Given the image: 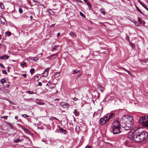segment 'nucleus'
<instances>
[{"label": "nucleus", "instance_id": "obj_62", "mask_svg": "<svg viewBox=\"0 0 148 148\" xmlns=\"http://www.w3.org/2000/svg\"><path fill=\"white\" fill-rule=\"evenodd\" d=\"M42 6L43 7V8H45V6L44 5H42Z\"/></svg>", "mask_w": 148, "mask_h": 148}, {"label": "nucleus", "instance_id": "obj_53", "mask_svg": "<svg viewBox=\"0 0 148 148\" xmlns=\"http://www.w3.org/2000/svg\"><path fill=\"white\" fill-rule=\"evenodd\" d=\"M27 75H22L24 77H26Z\"/></svg>", "mask_w": 148, "mask_h": 148}, {"label": "nucleus", "instance_id": "obj_27", "mask_svg": "<svg viewBox=\"0 0 148 148\" xmlns=\"http://www.w3.org/2000/svg\"><path fill=\"white\" fill-rule=\"evenodd\" d=\"M20 141V140L19 138H17L16 140H14V142L16 143H18Z\"/></svg>", "mask_w": 148, "mask_h": 148}, {"label": "nucleus", "instance_id": "obj_38", "mask_svg": "<svg viewBox=\"0 0 148 148\" xmlns=\"http://www.w3.org/2000/svg\"><path fill=\"white\" fill-rule=\"evenodd\" d=\"M144 8H145V9H146L147 7V6H146V5L145 4H143V5H142Z\"/></svg>", "mask_w": 148, "mask_h": 148}, {"label": "nucleus", "instance_id": "obj_22", "mask_svg": "<svg viewBox=\"0 0 148 148\" xmlns=\"http://www.w3.org/2000/svg\"><path fill=\"white\" fill-rule=\"evenodd\" d=\"M34 69H31L30 70V72L31 74H33L34 73Z\"/></svg>", "mask_w": 148, "mask_h": 148}, {"label": "nucleus", "instance_id": "obj_6", "mask_svg": "<svg viewBox=\"0 0 148 148\" xmlns=\"http://www.w3.org/2000/svg\"><path fill=\"white\" fill-rule=\"evenodd\" d=\"M132 125L130 124H125L121 123V126L125 130H129L132 127Z\"/></svg>", "mask_w": 148, "mask_h": 148}, {"label": "nucleus", "instance_id": "obj_61", "mask_svg": "<svg viewBox=\"0 0 148 148\" xmlns=\"http://www.w3.org/2000/svg\"><path fill=\"white\" fill-rule=\"evenodd\" d=\"M146 9L148 11V8H147Z\"/></svg>", "mask_w": 148, "mask_h": 148}, {"label": "nucleus", "instance_id": "obj_31", "mask_svg": "<svg viewBox=\"0 0 148 148\" xmlns=\"http://www.w3.org/2000/svg\"><path fill=\"white\" fill-rule=\"evenodd\" d=\"M22 116L24 118H25L26 117H28L29 116L26 114H23L22 115Z\"/></svg>", "mask_w": 148, "mask_h": 148}, {"label": "nucleus", "instance_id": "obj_64", "mask_svg": "<svg viewBox=\"0 0 148 148\" xmlns=\"http://www.w3.org/2000/svg\"><path fill=\"white\" fill-rule=\"evenodd\" d=\"M42 141H43V142H45V141H44L43 140H42Z\"/></svg>", "mask_w": 148, "mask_h": 148}, {"label": "nucleus", "instance_id": "obj_20", "mask_svg": "<svg viewBox=\"0 0 148 148\" xmlns=\"http://www.w3.org/2000/svg\"><path fill=\"white\" fill-rule=\"evenodd\" d=\"M87 6H88V9L89 10H90L91 9H92V7H91V5L90 4V3H89V2H87Z\"/></svg>", "mask_w": 148, "mask_h": 148}, {"label": "nucleus", "instance_id": "obj_4", "mask_svg": "<svg viewBox=\"0 0 148 148\" xmlns=\"http://www.w3.org/2000/svg\"><path fill=\"white\" fill-rule=\"evenodd\" d=\"M139 122L143 125L148 127V115H145L140 117Z\"/></svg>", "mask_w": 148, "mask_h": 148}, {"label": "nucleus", "instance_id": "obj_36", "mask_svg": "<svg viewBox=\"0 0 148 148\" xmlns=\"http://www.w3.org/2000/svg\"><path fill=\"white\" fill-rule=\"evenodd\" d=\"M91 146L90 145H88L86 146L85 147V148H91Z\"/></svg>", "mask_w": 148, "mask_h": 148}, {"label": "nucleus", "instance_id": "obj_56", "mask_svg": "<svg viewBox=\"0 0 148 148\" xmlns=\"http://www.w3.org/2000/svg\"><path fill=\"white\" fill-rule=\"evenodd\" d=\"M125 71H127V73L129 74L130 73H129V72L128 71H127V70H125Z\"/></svg>", "mask_w": 148, "mask_h": 148}, {"label": "nucleus", "instance_id": "obj_33", "mask_svg": "<svg viewBox=\"0 0 148 148\" xmlns=\"http://www.w3.org/2000/svg\"><path fill=\"white\" fill-rule=\"evenodd\" d=\"M138 1L139 3L140 4L142 5H143L144 3L140 0H138Z\"/></svg>", "mask_w": 148, "mask_h": 148}, {"label": "nucleus", "instance_id": "obj_54", "mask_svg": "<svg viewBox=\"0 0 148 148\" xmlns=\"http://www.w3.org/2000/svg\"><path fill=\"white\" fill-rule=\"evenodd\" d=\"M2 45V44H1L0 43V48H1V46Z\"/></svg>", "mask_w": 148, "mask_h": 148}, {"label": "nucleus", "instance_id": "obj_17", "mask_svg": "<svg viewBox=\"0 0 148 148\" xmlns=\"http://www.w3.org/2000/svg\"><path fill=\"white\" fill-rule=\"evenodd\" d=\"M69 35L73 37H76V35L75 34V33H73V32H71L69 34Z\"/></svg>", "mask_w": 148, "mask_h": 148}, {"label": "nucleus", "instance_id": "obj_51", "mask_svg": "<svg viewBox=\"0 0 148 148\" xmlns=\"http://www.w3.org/2000/svg\"><path fill=\"white\" fill-rule=\"evenodd\" d=\"M141 20V19L140 18H138V21L139 22H140V20Z\"/></svg>", "mask_w": 148, "mask_h": 148}, {"label": "nucleus", "instance_id": "obj_12", "mask_svg": "<svg viewBox=\"0 0 148 148\" xmlns=\"http://www.w3.org/2000/svg\"><path fill=\"white\" fill-rule=\"evenodd\" d=\"M28 58L30 60L36 61L38 60V58L37 57H30Z\"/></svg>", "mask_w": 148, "mask_h": 148}, {"label": "nucleus", "instance_id": "obj_43", "mask_svg": "<svg viewBox=\"0 0 148 148\" xmlns=\"http://www.w3.org/2000/svg\"><path fill=\"white\" fill-rule=\"evenodd\" d=\"M126 39L128 41H130V37L129 36H127Z\"/></svg>", "mask_w": 148, "mask_h": 148}, {"label": "nucleus", "instance_id": "obj_50", "mask_svg": "<svg viewBox=\"0 0 148 148\" xmlns=\"http://www.w3.org/2000/svg\"><path fill=\"white\" fill-rule=\"evenodd\" d=\"M60 33H58V34H57V36H58L60 35Z\"/></svg>", "mask_w": 148, "mask_h": 148}, {"label": "nucleus", "instance_id": "obj_48", "mask_svg": "<svg viewBox=\"0 0 148 148\" xmlns=\"http://www.w3.org/2000/svg\"><path fill=\"white\" fill-rule=\"evenodd\" d=\"M7 69H8V71H9V69H10V68L9 67H8L7 68Z\"/></svg>", "mask_w": 148, "mask_h": 148}, {"label": "nucleus", "instance_id": "obj_55", "mask_svg": "<svg viewBox=\"0 0 148 148\" xmlns=\"http://www.w3.org/2000/svg\"><path fill=\"white\" fill-rule=\"evenodd\" d=\"M98 114H99V116H100V115H101V114H99L98 112V113H96V114L97 115H98Z\"/></svg>", "mask_w": 148, "mask_h": 148}, {"label": "nucleus", "instance_id": "obj_11", "mask_svg": "<svg viewBox=\"0 0 148 148\" xmlns=\"http://www.w3.org/2000/svg\"><path fill=\"white\" fill-rule=\"evenodd\" d=\"M59 129L60 133H63L64 134H66V130L63 129L62 128L59 127Z\"/></svg>", "mask_w": 148, "mask_h": 148}, {"label": "nucleus", "instance_id": "obj_35", "mask_svg": "<svg viewBox=\"0 0 148 148\" xmlns=\"http://www.w3.org/2000/svg\"><path fill=\"white\" fill-rule=\"evenodd\" d=\"M80 15H81V16L83 17H84L85 16L84 15V14L82 13V12H80Z\"/></svg>", "mask_w": 148, "mask_h": 148}, {"label": "nucleus", "instance_id": "obj_40", "mask_svg": "<svg viewBox=\"0 0 148 148\" xmlns=\"http://www.w3.org/2000/svg\"><path fill=\"white\" fill-rule=\"evenodd\" d=\"M2 73H4L5 74H7L6 71L5 70H3L2 71Z\"/></svg>", "mask_w": 148, "mask_h": 148}, {"label": "nucleus", "instance_id": "obj_60", "mask_svg": "<svg viewBox=\"0 0 148 148\" xmlns=\"http://www.w3.org/2000/svg\"><path fill=\"white\" fill-rule=\"evenodd\" d=\"M30 17L31 18H32V16H31Z\"/></svg>", "mask_w": 148, "mask_h": 148}, {"label": "nucleus", "instance_id": "obj_23", "mask_svg": "<svg viewBox=\"0 0 148 148\" xmlns=\"http://www.w3.org/2000/svg\"><path fill=\"white\" fill-rule=\"evenodd\" d=\"M136 8L138 11H139L142 14H143V13L141 12V11L139 9V8H138V7L137 6H136Z\"/></svg>", "mask_w": 148, "mask_h": 148}, {"label": "nucleus", "instance_id": "obj_49", "mask_svg": "<svg viewBox=\"0 0 148 148\" xmlns=\"http://www.w3.org/2000/svg\"><path fill=\"white\" fill-rule=\"evenodd\" d=\"M43 75H42V76H43V77H46L47 76V75H46V74Z\"/></svg>", "mask_w": 148, "mask_h": 148}, {"label": "nucleus", "instance_id": "obj_44", "mask_svg": "<svg viewBox=\"0 0 148 148\" xmlns=\"http://www.w3.org/2000/svg\"><path fill=\"white\" fill-rule=\"evenodd\" d=\"M0 66H1V67H2L4 69V66H3V65L2 64L0 63Z\"/></svg>", "mask_w": 148, "mask_h": 148}, {"label": "nucleus", "instance_id": "obj_57", "mask_svg": "<svg viewBox=\"0 0 148 148\" xmlns=\"http://www.w3.org/2000/svg\"><path fill=\"white\" fill-rule=\"evenodd\" d=\"M84 0V1L85 2H87V0Z\"/></svg>", "mask_w": 148, "mask_h": 148}, {"label": "nucleus", "instance_id": "obj_16", "mask_svg": "<svg viewBox=\"0 0 148 148\" xmlns=\"http://www.w3.org/2000/svg\"><path fill=\"white\" fill-rule=\"evenodd\" d=\"M59 47V46L58 45H55L52 48V51H53L57 49V48Z\"/></svg>", "mask_w": 148, "mask_h": 148}, {"label": "nucleus", "instance_id": "obj_21", "mask_svg": "<svg viewBox=\"0 0 148 148\" xmlns=\"http://www.w3.org/2000/svg\"><path fill=\"white\" fill-rule=\"evenodd\" d=\"M100 10L101 13H102L103 15H105V12L104 11V10L103 8H101L100 9Z\"/></svg>", "mask_w": 148, "mask_h": 148}, {"label": "nucleus", "instance_id": "obj_26", "mask_svg": "<svg viewBox=\"0 0 148 148\" xmlns=\"http://www.w3.org/2000/svg\"><path fill=\"white\" fill-rule=\"evenodd\" d=\"M26 92H28L29 94H32L35 93V92H33L32 91H28Z\"/></svg>", "mask_w": 148, "mask_h": 148}, {"label": "nucleus", "instance_id": "obj_15", "mask_svg": "<svg viewBox=\"0 0 148 148\" xmlns=\"http://www.w3.org/2000/svg\"><path fill=\"white\" fill-rule=\"evenodd\" d=\"M50 68H48L46 69L42 74H48V71L49 70Z\"/></svg>", "mask_w": 148, "mask_h": 148}, {"label": "nucleus", "instance_id": "obj_37", "mask_svg": "<svg viewBox=\"0 0 148 148\" xmlns=\"http://www.w3.org/2000/svg\"><path fill=\"white\" fill-rule=\"evenodd\" d=\"M8 116H1V118H5V119H7V118Z\"/></svg>", "mask_w": 148, "mask_h": 148}, {"label": "nucleus", "instance_id": "obj_46", "mask_svg": "<svg viewBox=\"0 0 148 148\" xmlns=\"http://www.w3.org/2000/svg\"><path fill=\"white\" fill-rule=\"evenodd\" d=\"M52 118H53V119H55L56 120H57V121H59V120L58 119H57V118H56V117H52Z\"/></svg>", "mask_w": 148, "mask_h": 148}, {"label": "nucleus", "instance_id": "obj_9", "mask_svg": "<svg viewBox=\"0 0 148 148\" xmlns=\"http://www.w3.org/2000/svg\"><path fill=\"white\" fill-rule=\"evenodd\" d=\"M47 85L48 87L51 89H52V88H54L55 86L54 84L51 82L48 83L47 84Z\"/></svg>", "mask_w": 148, "mask_h": 148}, {"label": "nucleus", "instance_id": "obj_59", "mask_svg": "<svg viewBox=\"0 0 148 148\" xmlns=\"http://www.w3.org/2000/svg\"><path fill=\"white\" fill-rule=\"evenodd\" d=\"M95 112L93 114V117H94V116L95 115Z\"/></svg>", "mask_w": 148, "mask_h": 148}, {"label": "nucleus", "instance_id": "obj_63", "mask_svg": "<svg viewBox=\"0 0 148 148\" xmlns=\"http://www.w3.org/2000/svg\"><path fill=\"white\" fill-rule=\"evenodd\" d=\"M12 60L14 62H15V60Z\"/></svg>", "mask_w": 148, "mask_h": 148}, {"label": "nucleus", "instance_id": "obj_45", "mask_svg": "<svg viewBox=\"0 0 148 148\" xmlns=\"http://www.w3.org/2000/svg\"><path fill=\"white\" fill-rule=\"evenodd\" d=\"M73 99L74 101H76L77 100V99L75 97L73 98Z\"/></svg>", "mask_w": 148, "mask_h": 148}, {"label": "nucleus", "instance_id": "obj_7", "mask_svg": "<svg viewBox=\"0 0 148 148\" xmlns=\"http://www.w3.org/2000/svg\"><path fill=\"white\" fill-rule=\"evenodd\" d=\"M61 106L64 108H68L69 107V104L65 102H62L60 103Z\"/></svg>", "mask_w": 148, "mask_h": 148}, {"label": "nucleus", "instance_id": "obj_52", "mask_svg": "<svg viewBox=\"0 0 148 148\" xmlns=\"http://www.w3.org/2000/svg\"><path fill=\"white\" fill-rule=\"evenodd\" d=\"M60 100V99H55V100H58H58Z\"/></svg>", "mask_w": 148, "mask_h": 148}, {"label": "nucleus", "instance_id": "obj_42", "mask_svg": "<svg viewBox=\"0 0 148 148\" xmlns=\"http://www.w3.org/2000/svg\"><path fill=\"white\" fill-rule=\"evenodd\" d=\"M33 2L35 3H39V2L38 1H36V0H33Z\"/></svg>", "mask_w": 148, "mask_h": 148}, {"label": "nucleus", "instance_id": "obj_39", "mask_svg": "<svg viewBox=\"0 0 148 148\" xmlns=\"http://www.w3.org/2000/svg\"><path fill=\"white\" fill-rule=\"evenodd\" d=\"M38 85L40 86H42V83L40 82H39L38 83Z\"/></svg>", "mask_w": 148, "mask_h": 148}, {"label": "nucleus", "instance_id": "obj_5", "mask_svg": "<svg viewBox=\"0 0 148 148\" xmlns=\"http://www.w3.org/2000/svg\"><path fill=\"white\" fill-rule=\"evenodd\" d=\"M107 116H105L104 118H101L99 120V123L101 125H102L106 124L108 121Z\"/></svg>", "mask_w": 148, "mask_h": 148}, {"label": "nucleus", "instance_id": "obj_19", "mask_svg": "<svg viewBox=\"0 0 148 148\" xmlns=\"http://www.w3.org/2000/svg\"><path fill=\"white\" fill-rule=\"evenodd\" d=\"M81 71L78 70L76 69L73 71V74H75L77 73H80Z\"/></svg>", "mask_w": 148, "mask_h": 148}, {"label": "nucleus", "instance_id": "obj_18", "mask_svg": "<svg viewBox=\"0 0 148 148\" xmlns=\"http://www.w3.org/2000/svg\"><path fill=\"white\" fill-rule=\"evenodd\" d=\"M114 115H115L114 113H112L109 116L108 119H112V118L114 116Z\"/></svg>", "mask_w": 148, "mask_h": 148}, {"label": "nucleus", "instance_id": "obj_24", "mask_svg": "<svg viewBox=\"0 0 148 148\" xmlns=\"http://www.w3.org/2000/svg\"><path fill=\"white\" fill-rule=\"evenodd\" d=\"M131 46L132 48L133 49H134L135 47V46L134 44L132 43H130Z\"/></svg>", "mask_w": 148, "mask_h": 148}, {"label": "nucleus", "instance_id": "obj_28", "mask_svg": "<svg viewBox=\"0 0 148 148\" xmlns=\"http://www.w3.org/2000/svg\"><path fill=\"white\" fill-rule=\"evenodd\" d=\"M5 34L8 36H10V35H11V33L10 32H5Z\"/></svg>", "mask_w": 148, "mask_h": 148}, {"label": "nucleus", "instance_id": "obj_30", "mask_svg": "<svg viewBox=\"0 0 148 148\" xmlns=\"http://www.w3.org/2000/svg\"><path fill=\"white\" fill-rule=\"evenodd\" d=\"M37 104L40 105H43L45 104L44 103L42 102H37Z\"/></svg>", "mask_w": 148, "mask_h": 148}, {"label": "nucleus", "instance_id": "obj_1", "mask_svg": "<svg viewBox=\"0 0 148 148\" xmlns=\"http://www.w3.org/2000/svg\"><path fill=\"white\" fill-rule=\"evenodd\" d=\"M148 134L143 129L139 128L129 136L131 140L134 142L139 143L146 139L148 137Z\"/></svg>", "mask_w": 148, "mask_h": 148}, {"label": "nucleus", "instance_id": "obj_10", "mask_svg": "<svg viewBox=\"0 0 148 148\" xmlns=\"http://www.w3.org/2000/svg\"><path fill=\"white\" fill-rule=\"evenodd\" d=\"M9 56L6 55H4L2 56H0V59H7L9 58Z\"/></svg>", "mask_w": 148, "mask_h": 148}, {"label": "nucleus", "instance_id": "obj_14", "mask_svg": "<svg viewBox=\"0 0 148 148\" xmlns=\"http://www.w3.org/2000/svg\"><path fill=\"white\" fill-rule=\"evenodd\" d=\"M26 64V63L25 62L23 61L20 64V65L22 67L24 68L25 67H26V66H25Z\"/></svg>", "mask_w": 148, "mask_h": 148}, {"label": "nucleus", "instance_id": "obj_8", "mask_svg": "<svg viewBox=\"0 0 148 148\" xmlns=\"http://www.w3.org/2000/svg\"><path fill=\"white\" fill-rule=\"evenodd\" d=\"M97 86L98 88L102 92H103L104 91V88L100 84H97Z\"/></svg>", "mask_w": 148, "mask_h": 148}, {"label": "nucleus", "instance_id": "obj_29", "mask_svg": "<svg viewBox=\"0 0 148 148\" xmlns=\"http://www.w3.org/2000/svg\"><path fill=\"white\" fill-rule=\"evenodd\" d=\"M5 79H1V82L2 84H3L5 82Z\"/></svg>", "mask_w": 148, "mask_h": 148}, {"label": "nucleus", "instance_id": "obj_32", "mask_svg": "<svg viewBox=\"0 0 148 148\" xmlns=\"http://www.w3.org/2000/svg\"><path fill=\"white\" fill-rule=\"evenodd\" d=\"M18 10H19V12L20 13H22L23 12L22 10V9L21 8H19Z\"/></svg>", "mask_w": 148, "mask_h": 148}, {"label": "nucleus", "instance_id": "obj_58", "mask_svg": "<svg viewBox=\"0 0 148 148\" xmlns=\"http://www.w3.org/2000/svg\"><path fill=\"white\" fill-rule=\"evenodd\" d=\"M54 25V24L52 25H51L50 26H51V27H52V26H53Z\"/></svg>", "mask_w": 148, "mask_h": 148}, {"label": "nucleus", "instance_id": "obj_41", "mask_svg": "<svg viewBox=\"0 0 148 148\" xmlns=\"http://www.w3.org/2000/svg\"><path fill=\"white\" fill-rule=\"evenodd\" d=\"M143 62L145 63H148V59L147 60H144Z\"/></svg>", "mask_w": 148, "mask_h": 148}, {"label": "nucleus", "instance_id": "obj_25", "mask_svg": "<svg viewBox=\"0 0 148 148\" xmlns=\"http://www.w3.org/2000/svg\"><path fill=\"white\" fill-rule=\"evenodd\" d=\"M0 6L1 8L2 9H3L4 8V5L3 3H0Z\"/></svg>", "mask_w": 148, "mask_h": 148}, {"label": "nucleus", "instance_id": "obj_34", "mask_svg": "<svg viewBox=\"0 0 148 148\" xmlns=\"http://www.w3.org/2000/svg\"><path fill=\"white\" fill-rule=\"evenodd\" d=\"M8 124L10 126V127L12 129L13 128V127L12 126V125L11 123H8Z\"/></svg>", "mask_w": 148, "mask_h": 148}, {"label": "nucleus", "instance_id": "obj_13", "mask_svg": "<svg viewBox=\"0 0 148 148\" xmlns=\"http://www.w3.org/2000/svg\"><path fill=\"white\" fill-rule=\"evenodd\" d=\"M73 113L76 116H78L79 115V112L76 109L74 110Z\"/></svg>", "mask_w": 148, "mask_h": 148}, {"label": "nucleus", "instance_id": "obj_3", "mask_svg": "<svg viewBox=\"0 0 148 148\" xmlns=\"http://www.w3.org/2000/svg\"><path fill=\"white\" fill-rule=\"evenodd\" d=\"M133 122L132 117L130 115L124 116L121 119L120 121L121 123L130 124L132 125L133 124Z\"/></svg>", "mask_w": 148, "mask_h": 148}, {"label": "nucleus", "instance_id": "obj_47", "mask_svg": "<svg viewBox=\"0 0 148 148\" xmlns=\"http://www.w3.org/2000/svg\"><path fill=\"white\" fill-rule=\"evenodd\" d=\"M18 116H15V119L16 120L18 119Z\"/></svg>", "mask_w": 148, "mask_h": 148}, {"label": "nucleus", "instance_id": "obj_2", "mask_svg": "<svg viewBox=\"0 0 148 148\" xmlns=\"http://www.w3.org/2000/svg\"><path fill=\"white\" fill-rule=\"evenodd\" d=\"M111 132L114 134H119L121 132L120 123L118 120L114 121L111 125Z\"/></svg>", "mask_w": 148, "mask_h": 148}]
</instances>
